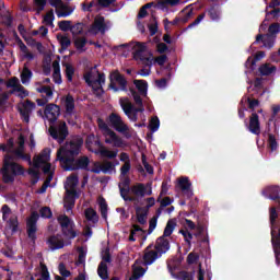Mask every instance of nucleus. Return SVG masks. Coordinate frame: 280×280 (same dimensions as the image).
I'll list each match as a JSON object with an SVG mask.
<instances>
[{
    "instance_id": "obj_47",
    "label": "nucleus",
    "mask_w": 280,
    "mask_h": 280,
    "mask_svg": "<svg viewBox=\"0 0 280 280\" xmlns=\"http://www.w3.org/2000/svg\"><path fill=\"white\" fill-rule=\"evenodd\" d=\"M143 275H145V269L143 267H136L133 269L132 275L129 278V280L141 279V277H143Z\"/></svg>"
},
{
    "instance_id": "obj_42",
    "label": "nucleus",
    "mask_w": 280,
    "mask_h": 280,
    "mask_svg": "<svg viewBox=\"0 0 280 280\" xmlns=\"http://www.w3.org/2000/svg\"><path fill=\"white\" fill-rule=\"evenodd\" d=\"M161 128V120L159 119V116H153L149 121V129L151 132H156Z\"/></svg>"
},
{
    "instance_id": "obj_8",
    "label": "nucleus",
    "mask_w": 280,
    "mask_h": 280,
    "mask_svg": "<svg viewBox=\"0 0 280 280\" xmlns=\"http://www.w3.org/2000/svg\"><path fill=\"white\" fill-rule=\"evenodd\" d=\"M108 89H112L114 93H119V91L128 93V80H126V77H124L119 70H114L110 72Z\"/></svg>"
},
{
    "instance_id": "obj_52",
    "label": "nucleus",
    "mask_w": 280,
    "mask_h": 280,
    "mask_svg": "<svg viewBox=\"0 0 280 280\" xmlns=\"http://www.w3.org/2000/svg\"><path fill=\"white\" fill-rule=\"evenodd\" d=\"M262 45L267 49H272V47H275V37L271 35H266V37L262 39Z\"/></svg>"
},
{
    "instance_id": "obj_48",
    "label": "nucleus",
    "mask_w": 280,
    "mask_h": 280,
    "mask_svg": "<svg viewBox=\"0 0 280 280\" xmlns=\"http://www.w3.org/2000/svg\"><path fill=\"white\" fill-rule=\"evenodd\" d=\"M28 175L32 176L31 185H36L40 180V172L35 168H30Z\"/></svg>"
},
{
    "instance_id": "obj_14",
    "label": "nucleus",
    "mask_w": 280,
    "mask_h": 280,
    "mask_svg": "<svg viewBox=\"0 0 280 280\" xmlns=\"http://www.w3.org/2000/svg\"><path fill=\"white\" fill-rule=\"evenodd\" d=\"M106 30H108V26H106V19L104 16L95 18L93 24L89 28V34H106Z\"/></svg>"
},
{
    "instance_id": "obj_35",
    "label": "nucleus",
    "mask_w": 280,
    "mask_h": 280,
    "mask_svg": "<svg viewBox=\"0 0 280 280\" xmlns=\"http://www.w3.org/2000/svg\"><path fill=\"white\" fill-rule=\"evenodd\" d=\"M260 75H272L277 71V67L270 66V63H264L258 69Z\"/></svg>"
},
{
    "instance_id": "obj_32",
    "label": "nucleus",
    "mask_w": 280,
    "mask_h": 280,
    "mask_svg": "<svg viewBox=\"0 0 280 280\" xmlns=\"http://www.w3.org/2000/svg\"><path fill=\"white\" fill-rule=\"evenodd\" d=\"M65 104H66V113L68 115H72L73 110H75V98H73V96H71V94H68L66 96Z\"/></svg>"
},
{
    "instance_id": "obj_61",
    "label": "nucleus",
    "mask_w": 280,
    "mask_h": 280,
    "mask_svg": "<svg viewBox=\"0 0 280 280\" xmlns=\"http://www.w3.org/2000/svg\"><path fill=\"white\" fill-rule=\"evenodd\" d=\"M37 280H51V277L49 276V269H47V265H42L40 278Z\"/></svg>"
},
{
    "instance_id": "obj_13",
    "label": "nucleus",
    "mask_w": 280,
    "mask_h": 280,
    "mask_svg": "<svg viewBox=\"0 0 280 280\" xmlns=\"http://www.w3.org/2000/svg\"><path fill=\"white\" fill-rule=\"evenodd\" d=\"M80 198V194L75 189H67L66 197L63 198V207L67 212L73 211V207H75V200Z\"/></svg>"
},
{
    "instance_id": "obj_39",
    "label": "nucleus",
    "mask_w": 280,
    "mask_h": 280,
    "mask_svg": "<svg viewBox=\"0 0 280 280\" xmlns=\"http://www.w3.org/2000/svg\"><path fill=\"white\" fill-rule=\"evenodd\" d=\"M70 32L72 36H82L84 34V23L78 22L71 26Z\"/></svg>"
},
{
    "instance_id": "obj_23",
    "label": "nucleus",
    "mask_w": 280,
    "mask_h": 280,
    "mask_svg": "<svg viewBox=\"0 0 280 280\" xmlns=\"http://www.w3.org/2000/svg\"><path fill=\"white\" fill-rule=\"evenodd\" d=\"M178 187L186 198H191V196H194V190H191V182H189V177L179 178Z\"/></svg>"
},
{
    "instance_id": "obj_63",
    "label": "nucleus",
    "mask_w": 280,
    "mask_h": 280,
    "mask_svg": "<svg viewBox=\"0 0 280 280\" xmlns=\"http://www.w3.org/2000/svg\"><path fill=\"white\" fill-rule=\"evenodd\" d=\"M269 34L273 35V34H279L280 32V24L279 23H273L269 26L268 28Z\"/></svg>"
},
{
    "instance_id": "obj_54",
    "label": "nucleus",
    "mask_w": 280,
    "mask_h": 280,
    "mask_svg": "<svg viewBox=\"0 0 280 280\" xmlns=\"http://www.w3.org/2000/svg\"><path fill=\"white\" fill-rule=\"evenodd\" d=\"M208 15L210 16L211 21H220V11H218L215 7L208 9Z\"/></svg>"
},
{
    "instance_id": "obj_11",
    "label": "nucleus",
    "mask_w": 280,
    "mask_h": 280,
    "mask_svg": "<svg viewBox=\"0 0 280 280\" xmlns=\"http://www.w3.org/2000/svg\"><path fill=\"white\" fill-rule=\"evenodd\" d=\"M107 122L109 126H112V128H114V130H116V132H120L121 135H126V132L129 130L128 125L124 122L121 116H119L117 113L109 114Z\"/></svg>"
},
{
    "instance_id": "obj_19",
    "label": "nucleus",
    "mask_w": 280,
    "mask_h": 280,
    "mask_svg": "<svg viewBox=\"0 0 280 280\" xmlns=\"http://www.w3.org/2000/svg\"><path fill=\"white\" fill-rule=\"evenodd\" d=\"M36 108V104L30 100L23 105V108H19V113L21 115V119L25 124H30V115H32V110Z\"/></svg>"
},
{
    "instance_id": "obj_60",
    "label": "nucleus",
    "mask_w": 280,
    "mask_h": 280,
    "mask_svg": "<svg viewBox=\"0 0 280 280\" xmlns=\"http://www.w3.org/2000/svg\"><path fill=\"white\" fill-rule=\"evenodd\" d=\"M34 3L37 8L36 13L40 14L45 10V5H47V0H34Z\"/></svg>"
},
{
    "instance_id": "obj_62",
    "label": "nucleus",
    "mask_w": 280,
    "mask_h": 280,
    "mask_svg": "<svg viewBox=\"0 0 280 280\" xmlns=\"http://www.w3.org/2000/svg\"><path fill=\"white\" fill-rule=\"evenodd\" d=\"M59 275H61V277H71V271H69L67 269V266L65 265V262H60L59 264Z\"/></svg>"
},
{
    "instance_id": "obj_41",
    "label": "nucleus",
    "mask_w": 280,
    "mask_h": 280,
    "mask_svg": "<svg viewBox=\"0 0 280 280\" xmlns=\"http://www.w3.org/2000/svg\"><path fill=\"white\" fill-rule=\"evenodd\" d=\"M118 152H119L118 150L110 151L106 148L103 150H98V154H101V156H103V159H117Z\"/></svg>"
},
{
    "instance_id": "obj_24",
    "label": "nucleus",
    "mask_w": 280,
    "mask_h": 280,
    "mask_svg": "<svg viewBox=\"0 0 280 280\" xmlns=\"http://www.w3.org/2000/svg\"><path fill=\"white\" fill-rule=\"evenodd\" d=\"M94 84H98V86H93L94 94L96 97H102L104 95V88L102 84H106V74L98 73L97 80H94Z\"/></svg>"
},
{
    "instance_id": "obj_17",
    "label": "nucleus",
    "mask_w": 280,
    "mask_h": 280,
    "mask_svg": "<svg viewBox=\"0 0 280 280\" xmlns=\"http://www.w3.org/2000/svg\"><path fill=\"white\" fill-rule=\"evenodd\" d=\"M247 129L252 135H256V137L261 135V122L259 121V115H257V113H252L249 116V125Z\"/></svg>"
},
{
    "instance_id": "obj_46",
    "label": "nucleus",
    "mask_w": 280,
    "mask_h": 280,
    "mask_svg": "<svg viewBox=\"0 0 280 280\" xmlns=\"http://www.w3.org/2000/svg\"><path fill=\"white\" fill-rule=\"evenodd\" d=\"M129 92L131 93V96L133 97L136 106H142L143 98H141V93L137 92L133 88L129 89Z\"/></svg>"
},
{
    "instance_id": "obj_2",
    "label": "nucleus",
    "mask_w": 280,
    "mask_h": 280,
    "mask_svg": "<svg viewBox=\"0 0 280 280\" xmlns=\"http://www.w3.org/2000/svg\"><path fill=\"white\" fill-rule=\"evenodd\" d=\"M262 196L280 205V187L279 186H268L262 190ZM269 222L271 226L273 246L275 247L280 246V215H279V212H277L276 207H271L269 209Z\"/></svg>"
},
{
    "instance_id": "obj_40",
    "label": "nucleus",
    "mask_w": 280,
    "mask_h": 280,
    "mask_svg": "<svg viewBox=\"0 0 280 280\" xmlns=\"http://www.w3.org/2000/svg\"><path fill=\"white\" fill-rule=\"evenodd\" d=\"M56 14L58 19H67V16H71V14H73V9L65 5V7H61L59 11H56Z\"/></svg>"
},
{
    "instance_id": "obj_55",
    "label": "nucleus",
    "mask_w": 280,
    "mask_h": 280,
    "mask_svg": "<svg viewBox=\"0 0 280 280\" xmlns=\"http://www.w3.org/2000/svg\"><path fill=\"white\" fill-rule=\"evenodd\" d=\"M179 233L180 235H183L188 246H191V240H194V234H191V232H189L188 230H179Z\"/></svg>"
},
{
    "instance_id": "obj_6",
    "label": "nucleus",
    "mask_w": 280,
    "mask_h": 280,
    "mask_svg": "<svg viewBox=\"0 0 280 280\" xmlns=\"http://www.w3.org/2000/svg\"><path fill=\"white\" fill-rule=\"evenodd\" d=\"M48 132L50 137L59 143V145H62L69 137V127H67V122L65 120H57L55 124H50Z\"/></svg>"
},
{
    "instance_id": "obj_50",
    "label": "nucleus",
    "mask_w": 280,
    "mask_h": 280,
    "mask_svg": "<svg viewBox=\"0 0 280 280\" xmlns=\"http://www.w3.org/2000/svg\"><path fill=\"white\" fill-rule=\"evenodd\" d=\"M68 185L70 187V189H75V187H78V183H80V179L78 177V175L75 174H72L70 175L68 178Z\"/></svg>"
},
{
    "instance_id": "obj_56",
    "label": "nucleus",
    "mask_w": 280,
    "mask_h": 280,
    "mask_svg": "<svg viewBox=\"0 0 280 280\" xmlns=\"http://www.w3.org/2000/svg\"><path fill=\"white\" fill-rule=\"evenodd\" d=\"M39 215L42 218H46V219L49 220L50 218H52L54 213L51 212V208L50 207H43L39 210Z\"/></svg>"
},
{
    "instance_id": "obj_7",
    "label": "nucleus",
    "mask_w": 280,
    "mask_h": 280,
    "mask_svg": "<svg viewBox=\"0 0 280 280\" xmlns=\"http://www.w3.org/2000/svg\"><path fill=\"white\" fill-rule=\"evenodd\" d=\"M1 174L3 183L10 185V183H14L16 176H23L25 174V168L16 162L12 164L7 163L5 166H2Z\"/></svg>"
},
{
    "instance_id": "obj_3",
    "label": "nucleus",
    "mask_w": 280,
    "mask_h": 280,
    "mask_svg": "<svg viewBox=\"0 0 280 280\" xmlns=\"http://www.w3.org/2000/svg\"><path fill=\"white\" fill-rule=\"evenodd\" d=\"M120 49H129V47L132 49L133 54V59L137 61L141 62L143 67H152V55H148L145 52V44L141 42L135 43H129V44H121L118 46Z\"/></svg>"
},
{
    "instance_id": "obj_22",
    "label": "nucleus",
    "mask_w": 280,
    "mask_h": 280,
    "mask_svg": "<svg viewBox=\"0 0 280 280\" xmlns=\"http://www.w3.org/2000/svg\"><path fill=\"white\" fill-rule=\"evenodd\" d=\"M47 244L51 250H60V248H65V241L60 234L51 235L47 240Z\"/></svg>"
},
{
    "instance_id": "obj_53",
    "label": "nucleus",
    "mask_w": 280,
    "mask_h": 280,
    "mask_svg": "<svg viewBox=\"0 0 280 280\" xmlns=\"http://www.w3.org/2000/svg\"><path fill=\"white\" fill-rule=\"evenodd\" d=\"M268 137H269L268 138L269 148L271 152H275V150L279 148V143H277V138L272 133H269Z\"/></svg>"
},
{
    "instance_id": "obj_15",
    "label": "nucleus",
    "mask_w": 280,
    "mask_h": 280,
    "mask_svg": "<svg viewBox=\"0 0 280 280\" xmlns=\"http://www.w3.org/2000/svg\"><path fill=\"white\" fill-rule=\"evenodd\" d=\"M45 117L49 124H56L60 117V106L50 103L45 107Z\"/></svg>"
},
{
    "instance_id": "obj_28",
    "label": "nucleus",
    "mask_w": 280,
    "mask_h": 280,
    "mask_svg": "<svg viewBox=\"0 0 280 280\" xmlns=\"http://www.w3.org/2000/svg\"><path fill=\"white\" fill-rule=\"evenodd\" d=\"M133 84L138 90V93L142 95V97H148V81L145 80H133Z\"/></svg>"
},
{
    "instance_id": "obj_31",
    "label": "nucleus",
    "mask_w": 280,
    "mask_h": 280,
    "mask_svg": "<svg viewBox=\"0 0 280 280\" xmlns=\"http://www.w3.org/2000/svg\"><path fill=\"white\" fill-rule=\"evenodd\" d=\"M84 215L88 222H93V224H97V222H100V215H97V211L93 208L85 209Z\"/></svg>"
},
{
    "instance_id": "obj_16",
    "label": "nucleus",
    "mask_w": 280,
    "mask_h": 280,
    "mask_svg": "<svg viewBox=\"0 0 280 280\" xmlns=\"http://www.w3.org/2000/svg\"><path fill=\"white\" fill-rule=\"evenodd\" d=\"M153 248H154V244H150L144 249V255H143L144 266H152V264L156 259H161L162 256L155 249H153Z\"/></svg>"
},
{
    "instance_id": "obj_20",
    "label": "nucleus",
    "mask_w": 280,
    "mask_h": 280,
    "mask_svg": "<svg viewBox=\"0 0 280 280\" xmlns=\"http://www.w3.org/2000/svg\"><path fill=\"white\" fill-rule=\"evenodd\" d=\"M122 185L124 187H126L124 188L121 187V185H119V191L122 200H125V202H135V200H137V197L128 196V194H130V177H126L122 180Z\"/></svg>"
},
{
    "instance_id": "obj_4",
    "label": "nucleus",
    "mask_w": 280,
    "mask_h": 280,
    "mask_svg": "<svg viewBox=\"0 0 280 280\" xmlns=\"http://www.w3.org/2000/svg\"><path fill=\"white\" fill-rule=\"evenodd\" d=\"M174 229H176V222L174 220H168L166 226L164 229L163 235L158 237L153 248L163 257L165 253H167L171 248L170 240L167 237L172 236L174 233Z\"/></svg>"
},
{
    "instance_id": "obj_26",
    "label": "nucleus",
    "mask_w": 280,
    "mask_h": 280,
    "mask_svg": "<svg viewBox=\"0 0 280 280\" xmlns=\"http://www.w3.org/2000/svg\"><path fill=\"white\" fill-rule=\"evenodd\" d=\"M183 260L180 258H172L166 261L167 270L170 275L174 277V272L180 268Z\"/></svg>"
},
{
    "instance_id": "obj_44",
    "label": "nucleus",
    "mask_w": 280,
    "mask_h": 280,
    "mask_svg": "<svg viewBox=\"0 0 280 280\" xmlns=\"http://www.w3.org/2000/svg\"><path fill=\"white\" fill-rule=\"evenodd\" d=\"M86 43H89L86 37H77L74 39V47L75 49H78V51H84V47H86Z\"/></svg>"
},
{
    "instance_id": "obj_9",
    "label": "nucleus",
    "mask_w": 280,
    "mask_h": 280,
    "mask_svg": "<svg viewBox=\"0 0 280 280\" xmlns=\"http://www.w3.org/2000/svg\"><path fill=\"white\" fill-rule=\"evenodd\" d=\"M57 221L61 228V233L63 237L68 240H75L78 237V232H75V223L71 221L67 214H61L57 218Z\"/></svg>"
},
{
    "instance_id": "obj_21",
    "label": "nucleus",
    "mask_w": 280,
    "mask_h": 280,
    "mask_svg": "<svg viewBox=\"0 0 280 280\" xmlns=\"http://www.w3.org/2000/svg\"><path fill=\"white\" fill-rule=\"evenodd\" d=\"M131 192L136 198H145V196H152V188L148 190L145 184L139 183L131 187Z\"/></svg>"
},
{
    "instance_id": "obj_45",
    "label": "nucleus",
    "mask_w": 280,
    "mask_h": 280,
    "mask_svg": "<svg viewBox=\"0 0 280 280\" xmlns=\"http://www.w3.org/2000/svg\"><path fill=\"white\" fill-rule=\"evenodd\" d=\"M63 67H66V78L68 82H73V75L75 74V69L71 63H63Z\"/></svg>"
},
{
    "instance_id": "obj_27",
    "label": "nucleus",
    "mask_w": 280,
    "mask_h": 280,
    "mask_svg": "<svg viewBox=\"0 0 280 280\" xmlns=\"http://www.w3.org/2000/svg\"><path fill=\"white\" fill-rule=\"evenodd\" d=\"M136 218L138 224H148V210L142 207L136 208Z\"/></svg>"
},
{
    "instance_id": "obj_1",
    "label": "nucleus",
    "mask_w": 280,
    "mask_h": 280,
    "mask_svg": "<svg viewBox=\"0 0 280 280\" xmlns=\"http://www.w3.org/2000/svg\"><path fill=\"white\" fill-rule=\"evenodd\" d=\"M82 145H84V139L81 136H73L57 150L56 161H59L60 166L65 172H78L79 170L91 172V168L89 167V165H91V160L89 156H80Z\"/></svg>"
},
{
    "instance_id": "obj_57",
    "label": "nucleus",
    "mask_w": 280,
    "mask_h": 280,
    "mask_svg": "<svg viewBox=\"0 0 280 280\" xmlns=\"http://www.w3.org/2000/svg\"><path fill=\"white\" fill-rule=\"evenodd\" d=\"M54 19H56V16L54 15V9H51L50 11H48L46 13V15L44 16V23L46 25H54Z\"/></svg>"
},
{
    "instance_id": "obj_38",
    "label": "nucleus",
    "mask_w": 280,
    "mask_h": 280,
    "mask_svg": "<svg viewBox=\"0 0 280 280\" xmlns=\"http://www.w3.org/2000/svg\"><path fill=\"white\" fill-rule=\"evenodd\" d=\"M137 233H141V235H145V230H142L141 226L138 224H133L131 226L130 235H129V242H137Z\"/></svg>"
},
{
    "instance_id": "obj_51",
    "label": "nucleus",
    "mask_w": 280,
    "mask_h": 280,
    "mask_svg": "<svg viewBox=\"0 0 280 280\" xmlns=\"http://www.w3.org/2000/svg\"><path fill=\"white\" fill-rule=\"evenodd\" d=\"M71 26L72 24L69 20H62L58 23V27L61 32H71Z\"/></svg>"
},
{
    "instance_id": "obj_43",
    "label": "nucleus",
    "mask_w": 280,
    "mask_h": 280,
    "mask_svg": "<svg viewBox=\"0 0 280 280\" xmlns=\"http://www.w3.org/2000/svg\"><path fill=\"white\" fill-rule=\"evenodd\" d=\"M101 170L103 174H113V172H115V164L110 161H105L101 164Z\"/></svg>"
},
{
    "instance_id": "obj_59",
    "label": "nucleus",
    "mask_w": 280,
    "mask_h": 280,
    "mask_svg": "<svg viewBox=\"0 0 280 280\" xmlns=\"http://www.w3.org/2000/svg\"><path fill=\"white\" fill-rule=\"evenodd\" d=\"M9 226L12 230V233H16V231H19V219L16 217H11L9 219Z\"/></svg>"
},
{
    "instance_id": "obj_64",
    "label": "nucleus",
    "mask_w": 280,
    "mask_h": 280,
    "mask_svg": "<svg viewBox=\"0 0 280 280\" xmlns=\"http://www.w3.org/2000/svg\"><path fill=\"white\" fill-rule=\"evenodd\" d=\"M178 277L180 280H194V277L190 276V273L188 271H179L178 272Z\"/></svg>"
},
{
    "instance_id": "obj_10",
    "label": "nucleus",
    "mask_w": 280,
    "mask_h": 280,
    "mask_svg": "<svg viewBox=\"0 0 280 280\" xmlns=\"http://www.w3.org/2000/svg\"><path fill=\"white\" fill-rule=\"evenodd\" d=\"M119 104H120V107L122 108L125 115L128 116V118L131 121H137L139 119L138 113H143L145 110V108L143 107V103H142V105H138V107H135V105H132V103H130L128 97L120 98Z\"/></svg>"
},
{
    "instance_id": "obj_18",
    "label": "nucleus",
    "mask_w": 280,
    "mask_h": 280,
    "mask_svg": "<svg viewBox=\"0 0 280 280\" xmlns=\"http://www.w3.org/2000/svg\"><path fill=\"white\" fill-rule=\"evenodd\" d=\"M51 156V149L49 148H45L39 155H36L33 158V167H35V170H38V167H40V165H45V163H47V161H49Z\"/></svg>"
},
{
    "instance_id": "obj_29",
    "label": "nucleus",
    "mask_w": 280,
    "mask_h": 280,
    "mask_svg": "<svg viewBox=\"0 0 280 280\" xmlns=\"http://www.w3.org/2000/svg\"><path fill=\"white\" fill-rule=\"evenodd\" d=\"M52 80L55 84H62V75L60 74V62L54 61L52 62Z\"/></svg>"
},
{
    "instance_id": "obj_25",
    "label": "nucleus",
    "mask_w": 280,
    "mask_h": 280,
    "mask_svg": "<svg viewBox=\"0 0 280 280\" xmlns=\"http://www.w3.org/2000/svg\"><path fill=\"white\" fill-rule=\"evenodd\" d=\"M261 58H266V52L264 51H258L254 58L248 57L245 67L247 69H250L252 71H255V65H257V61L261 60Z\"/></svg>"
},
{
    "instance_id": "obj_12",
    "label": "nucleus",
    "mask_w": 280,
    "mask_h": 280,
    "mask_svg": "<svg viewBox=\"0 0 280 280\" xmlns=\"http://www.w3.org/2000/svg\"><path fill=\"white\" fill-rule=\"evenodd\" d=\"M39 218L40 215L38 214V212L34 211L31 213V217L26 221V233L32 242H36V231H38L36 224Z\"/></svg>"
},
{
    "instance_id": "obj_33",
    "label": "nucleus",
    "mask_w": 280,
    "mask_h": 280,
    "mask_svg": "<svg viewBox=\"0 0 280 280\" xmlns=\"http://www.w3.org/2000/svg\"><path fill=\"white\" fill-rule=\"evenodd\" d=\"M98 206L103 220H108V203L104 197L98 199Z\"/></svg>"
},
{
    "instance_id": "obj_30",
    "label": "nucleus",
    "mask_w": 280,
    "mask_h": 280,
    "mask_svg": "<svg viewBox=\"0 0 280 280\" xmlns=\"http://www.w3.org/2000/svg\"><path fill=\"white\" fill-rule=\"evenodd\" d=\"M57 39L61 46V48L59 49V54L67 51V49L71 47V39L67 35H57Z\"/></svg>"
},
{
    "instance_id": "obj_49",
    "label": "nucleus",
    "mask_w": 280,
    "mask_h": 280,
    "mask_svg": "<svg viewBox=\"0 0 280 280\" xmlns=\"http://www.w3.org/2000/svg\"><path fill=\"white\" fill-rule=\"evenodd\" d=\"M279 14H280V9L279 8L271 9V11H268V8H266V19H265V21H270V16H272V19H279Z\"/></svg>"
},
{
    "instance_id": "obj_58",
    "label": "nucleus",
    "mask_w": 280,
    "mask_h": 280,
    "mask_svg": "<svg viewBox=\"0 0 280 280\" xmlns=\"http://www.w3.org/2000/svg\"><path fill=\"white\" fill-rule=\"evenodd\" d=\"M131 167H132V164L130 163V161L125 162L120 167V176H128Z\"/></svg>"
},
{
    "instance_id": "obj_5",
    "label": "nucleus",
    "mask_w": 280,
    "mask_h": 280,
    "mask_svg": "<svg viewBox=\"0 0 280 280\" xmlns=\"http://www.w3.org/2000/svg\"><path fill=\"white\" fill-rule=\"evenodd\" d=\"M96 124L98 126V130L103 133V137H105V143L114 145V148H124V140L117 136L110 127H108V124L104 121L102 118H97Z\"/></svg>"
},
{
    "instance_id": "obj_37",
    "label": "nucleus",
    "mask_w": 280,
    "mask_h": 280,
    "mask_svg": "<svg viewBox=\"0 0 280 280\" xmlns=\"http://www.w3.org/2000/svg\"><path fill=\"white\" fill-rule=\"evenodd\" d=\"M97 275L103 280L108 279V265H106V262L101 261L98 264Z\"/></svg>"
},
{
    "instance_id": "obj_36",
    "label": "nucleus",
    "mask_w": 280,
    "mask_h": 280,
    "mask_svg": "<svg viewBox=\"0 0 280 280\" xmlns=\"http://www.w3.org/2000/svg\"><path fill=\"white\" fill-rule=\"evenodd\" d=\"M32 75H34L32 70H30V68L27 67H24L20 75L22 84H30V80H32Z\"/></svg>"
},
{
    "instance_id": "obj_34",
    "label": "nucleus",
    "mask_w": 280,
    "mask_h": 280,
    "mask_svg": "<svg viewBox=\"0 0 280 280\" xmlns=\"http://www.w3.org/2000/svg\"><path fill=\"white\" fill-rule=\"evenodd\" d=\"M7 89H13V91H23V85L19 83V78L12 77L5 82Z\"/></svg>"
}]
</instances>
